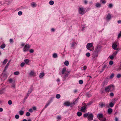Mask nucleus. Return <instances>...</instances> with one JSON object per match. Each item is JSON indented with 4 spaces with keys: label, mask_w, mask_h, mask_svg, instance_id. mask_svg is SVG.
Here are the masks:
<instances>
[{
    "label": "nucleus",
    "mask_w": 121,
    "mask_h": 121,
    "mask_svg": "<svg viewBox=\"0 0 121 121\" xmlns=\"http://www.w3.org/2000/svg\"><path fill=\"white\" fill-rule=\"evenodd\" d=\"M85 9L82 7H79L78 9L79 13L81 15H83L85 13Z\"/></svg>",
    "instance_id": "5"
},
{
    "label": "nucleus",
    "mask_w": 121,
    "mask_h": 121,
    "mask_svg": "<svg viewBox=\"0 0 121 121\" xmlns=\"http://www.w3.org/2000/svg\"><path fill=\"white\" fill-rule=\"evenodd\" d=\"M19 114L21 115H23V111L20 110L19 111Z\"/></svg>",
    "instance_id": "48"
},
{
    "label": "nucleus",
    "mask_w": 121,
    "mask_h": 121,
    "mask_svg": "<svg viewBox=\"0 0 121 121\" xmlns=\"http://www.w3.org/2000/svg\"><path fill=\"white\" fill-rule=\"evenodd\" d=\"M94 116L92 113H86L83 115V117H87L89 121L93 120Z\"/></svg>",
    "instance_id": "2"
},
{
    "label": "nucleus",
    "mask_w": 121,
    "mask_h": 121,
    "mask_svg": "<svg viewBox=\"0 0 121 121\" xmlns=\"http://www.w3.org/2000/svg\"><path fill=\"white\" fill-rule=\"evenodd\" d=\"M8 103L10 105L11 104H12V102L11 100H9L8 101Z\"/></svg>",
    "instance_id": "41"
},
{
    "label": "nucleus",
    "mask_w": 121,
    "mask_h": 121,
    "mask_svg": "<svg viewBox=\"0 0 121 121\" xmlns=\"http://www.w3.org/2000/svg\"><path fill=\"white\" fill-rule=\"evenodd\" d=\"M15 117L16 119H18L19 118V116L18 115H16L15 116Z\"/></svg>",
    "instance_id": "47"
},
{
    "label": "nucleus",
    "mask_w": 121,
    "mask_h": 121,
    "mask_svg": "<svg viewBox=\"0 0 121 121\" xmlns=\"http://www.w3.org/2000/svg\"><path fill=\"white\" fill-rule=\"evenodd\" d=\"M100 2L102 4H105L106 3V0H100Z\"/></svg>",
    "instance_id": "22"
},
{
    "label": "nucleus",
    "mask_w": 121,
    "mask_h": 121,
    "mask_svg": "<svg viewBox=\"0 0 121 121\" xmlns=\"http://www.w3.org/2000/svg\"><path fill=\"white\" fill-rule=\"evenodd\" d=\"M99 105L101 108H103L105 106V103H101L99 104Z\"/></svg>",
    "instance_id": "20"
},
{
    "label": "nucleus",
    "mask_w": 121,
    "mask_h": 121,
    "mask_svg": "<svg viewBox=\"0 0 121 121\" xmlns=\"http://www.w3.org/2000/svg\"><path fill=\"white\" fill-rule=\"evenodd\" d=\"M31 6L32 7H35L37 6L35 2H32L31 3Z\"/></svg>",
    "instance_id": "19"
},
{
    "label": "nucleus",
    "mask_w": 121,
    "mask_h": 121,
    "mask_svg": "<svg viewBox=\"0 0 121 121\" xmlns=\"http://www.w3.org/2000/svg\"><path fill=\"white\" fill-rule=\"evenodd\" d=\"M29 75L31 77H34L36 75V74L34 71H31L29 73Z\"/></svg>",
    "instance_id": "8"
},
{
    "label": "nucleus",
    "mask_w": 121,
    "mask_h": 121,
    "mask_svg": "<svg viewBox=\"0 0 121 121\" xmlns=\"http://www.w3.org/2000/svg\"><path fill=\"white\" fill-rule=\"evenodd\" d=\"M75 44H76V43H74V42L72 44V47H73L75 45Z\"/></svg>",
    "instance_id": "54"
},
{
    "label": "nucleus",
    "mask_w": 121,
    "mask_h": 121,
    "mask_svg": "<svg viewBox=\"0 0 121 121\" xmlns=\"http://www.w3.org/2000/svg\"><path fill=\"white\" fill-rule=\"evenodd\" d=\"M53 58H56L57 57V55L56 53H54L53 54Z\"/></svg>",
    "instance_id": "32"
},
{
    "label": "nucleus",
    "mask_w": 121,
    "mask_h": 121,
    "mask_svg": "<svg viewBox=\"0 0 121 121\" xmlns=\"http://www.w3.org/2000/svg\"><path fill=\"white\" fill-rule=\"evenodd\" d=\"M66 71V69L65 68H63L62 70V73L61 74L60 73V74L61 75H64V74L65 73H68Z\"/></svg>",
    "instance_id": "9"
},
{
    "label": "nucleus",
    "mask_w": 121,
    "mask_h": 121,
    "mask_svg": "<svg viewBox=\"0 0 121 121\" xmlns=\"http://www.w3.org/2000/svg\"><path fill=\"white\" fill-rule=\"evenodd\" d=\"M30 48V46L29 44H26L25 45L23 49L24 51L26 52L28 51Z\"/></svg>",
    "instance_id": "7"
},
{
    "label": "nucleus",
    "mask_w": 121,
    "mask_h": 121,
    "mask_svg": "<svg viewBox=\"0 0 121 121\" xmlns=\"http://www.w3.org/2000/svg\"><path fill=\"white\" fill-rule=\"evenodd\" d=\"M95 6L96 7L99 8L101 7V5L99 3H97L96 4Z\"/></svg>",
    "instance_id": "15"
},
{
    "label": "nucleus",
    "mask_w": 121,
    "mask_h": 121,
    "mask_svg": "<svg viewBox=\"0 0 121 121\" xmlns=\"http://www.w3.org/2000/svg\"><path fill=\"white\" fill-rule=\"evenodd\" d=\"M91 103H88L86 105V106H89V105H91Z\"/></svg>",
    "instance_id": "61"
},
{
    "label": "nucleus",
    "mask_w": 121,
    "mask_h": 121,
    "mask_svg": "<svg viewBox=\"0 0 121 121\" xmlns=\"http://www.w3.org/2000/svg\"><path fill=\"white\" fill-rule=\"evenodd\" d=\"M107 66V65H105L102 68V70L103 71L104 69Z\"/></svg>",
    "instance_id": "35"
},
{
    "label": "nucleus",
    "mask_w": 121,
    "mask_h": 121,
    "mask_svg": "<svg viewBox=\"0 0 121 121\" xmlns=\"http://www.w3.org/2000/svg\"><path fill=\"white\" fill-rule=\"evenodd\" d=\"M97 117L101 121H105L106 118L104 117L102 113H99L97 115Z\"/></svg>",
    "instance_id": "4"
},
{
    "label": "nucleus",
    "mask_w": 121,
    "mask_h": 121,
    "mask_svg": "<svg viewBox=\"0 0 121 121\" xmlns=\"http://www.w3.org/2000/svg\"><path fill=\"white\" fill-rule=\"evenodd\" d=\"M3 110V109L2 108H0V112H2Z\"/></svg>",
    "instance_id": "62"
},
{
    "label": "nucleus",
    "mask_w": 121,
    "mask_h": 121,
    "mask_svg": "<svg viewBox=\"0 0 121 121\" xmlns=\"http://www.w3.org/2000/svg\"><path fill=\"white\" fill-rule=\"evenodd\" d=\"M114 56L112 55L111 56H110L109 57L110 58V59L111 60H112L114 58Z\"/></svg>",
    "instance_id": "37"
},
{
    "label": "nucleus",
    "mask_w": 121,
    "mask_h": 121,
    "mask_svg": "<svg viewBox=\"0 0 121 121\" xmlns=\"http://www.w3.org/2000/svg\"><path fill=\"white\" fill-rule=\"evenodd\" d=\"M64 104L67 106H69L70 105V102L68 101L65 102L64 103Z\"/></svg>",
    "instance_id": "18"
},
{
    "label": "nucleus",
    "mask_w": 121,
    "mask_h": 121,
    "mask_svg": "<svg viewBox=\"0 0 121 121\" xmlns=\"http://www.w3.org/2000/svg\"><path fill=\"white\" fill-rule=\"evenodd\" d=\"M13 80L11 78H10L9 79V82L11 83L12 82Z\"/></svg>",
    "instance_id": "53"
},
{
    "label": "nucleus",
    "mask_w": 121,
    "mask_h": 121,
    "mask_svg": "<svg viewBox=\"0 0 121 121\" xmlns=\"http://www.w3.org/2000/svg\"><path fill=\"white\" fill-rule=\"evenodd\" d=\"M54 3V2L52 0H51L49 2V4L50 5H53Z\"/></svg>",
    "instance_id": "30"
},
{
    "label": "nucleus",
    "mask_w": 121,
    "mask_h": 121,
    "mask_svg": "<svg viewBox=\"0 0 121 121\" xmlns=\"http://www.w3.org/2000/svg\"><path fill=\"white\" fill-rule=\"evenodd\" d=\"M36 108L35 107H33V109L34 110H35L36 109Z\"/></svg>",
    "instance_id": "63"
},
{
    "label": "nucleus",
    "mask_w": 121,
    "mask_h": 121,
    "mask_svg": "<svg viewBox=\"0 0 121 121\" xmlns=\"http://www.w3.org/2000/svg\"><path fill=\"white\" fill-rule=\"evenodd\" d=\"M22 11H20L18 12V14L19 15H21L22 14Z\"/></svg>",
    "instance_id": "51"
},
{
    "label": "nucleus",
    "mask_w": 121,
    "mask_h": 121,
    "mask_svg": "<svg viewBox=\"0 0 121 121\" xmlns=\"http://www.w3.org/2000/svg\"><path fill=\"white\" fill-rule=\"evenodd\" d=\"M109 95H110V96L113 97L114 96V94L113 93L111 92L110 93Z\"/></svg>",
    "instance_id": "43"
},
{
    "label": "nucleus",
    "mask_w": 121,
    "mask_h": 121,
    "mask_svg": "<svg viewBox=\"0 0 121 121\" xmlns=\"http://www.w3.org/2000/svg\"><path fill=\"white\" fill-rule=\"evenodd\" d=\"M7 59H5L3 62V64L4 65L5 64L6 62H7Z\"/></svg>",
    "instance_id": "29"
},
{
    "label": "nucleus",
    "mask_w": 121,
    "mask_h": 121,
    "mask_svg": "<svg viewBox=\"0 0 121 121\" xmlns=\"http://www.w3.org/2000/svg\"><path fill=\"white\" fill-rule=\"evenodd\" d=\"M29 94H27L26 96L25 97L24 100V102H25L27 98V97L29 96Z\"/></svg>",
    "instance_id": "31"
},
{
    "label": "nucleus",
    "mask_w": 121,
    "mask_h": 121,
    "mask_svg": "<svg viewBox=\"0 0 121 121\" xmlns=\"http://www.w3.org/2000/svg\"><path fill=\"white\" fill-rule=\"evenodd\" d=\"M44 75V73H41L39 75V77L40 78H41L43 77Z\"/></svg>",
    "instance_id": "23"
},
{
    "label": "nucleus",
    "mask_w": 121,
    "mask_h": 121,
    "mask_svg": "<svg viewBox=\"0 0 121 121\" xmlns=\"http://www.w3.org/2000/svg\"><path fill=\"white\" fill-rule=\"evenodd\" d=\"M79 83L80 84H82L83 83V81L82 80H80L79 81Z\"/></svg>",
    "instance_id": "46"
},
{
    "label": "nucleus",
    "mask_w": 121,
    "mask_h": 121,
    "mask_svg": "<svg viewBox=\"0 0 121 121\" xmlns=\"http://www.w3.org/2000/svg\"><path fill=\"white\" fill-rule=\"evenodd\" d=\"M29 52L30 53H33L34 52V50L33 49H30L29 51Z\"/></svg>",
    "instance_id": "55"
},
{
    "label": "nucleus",
    "mask_w": 121,
    "mask_h": 121,
    "mask_svg": "<svg viewBox=\"0 0 121 121\" xmlns=\"http://www.w3.org/2000/svg\"><path fill=\"white\" fill-rule=\"evenodd\" d=\"M101 47L100 45H97L95 49V50L96 52H98L101 49Z\"/></svg>",
    "instance_id": "11"
},
{
    "label": "nucleus",
    "mask_w": 121,
    "mask_h": 121,
    "mask_svg": "<svg viewBox=\"0 0 121 121\" xmlns=\"http://www.w3.org/2000/svg\"><path fill=\"white\" fill-rule=\"evenodd\" d=\"M25 63H23V66H24L25 63L27 64L29 62V60L28 59H26L24 60Z\"/></svg>",
    "instance_id": "17"
},
{
    "label": "nucleus",
    "mask_w": 121,
    "mask_h": 121,
    "mask_svg": "<svg viewBox=\"0 0 121 121\" xmlns=\"http://www.w3.org/2000/svg\"><path fill=\"white\" fill-rule=\"evenodd\" d=\"M78 101V100L77 99H76L75 101L73 102V103L74 104H75L77 103Z\"/></svg>",
    "instance_id": "59"
},
{
    "label": "nucleus",
    "mask_w": 121,
    "mask_h": 121,
    "mask_svg": "<svg viewBox=\"0 0 121 121\" xmlns=\"http://www.w3.org/2000/svg\"><path fill=\"white\" fill-rule=\"evenodd\" d=\"M119 43L117 41H115L112 44V48L116 50H119L118 47L119 46Z\"/></svg>",
    "instance_id": "3"
},
{
    "label": "nucleus",
    "mask_w": 121,
    "mask_h": 121,
    "mask_svg": "<svg viewBox=\"0 0 121 121\" xmlns=\"http://www.w3.org/2000/svg\"><path fill=\"white\" fill-rule=\"evenodd\" d=\"M69 73V72L67 73H65L63 75H61L63 77V81L65 80L66 78L68 76Z\"/></svg>",
    "instance_id": "10"
},
{
    "label": "nucleus",
    "mask_w": 121,
    "mask_h": 121,
    "mask_svg": "<svg viewBox=\"0 0 121 121\" xmlns=\"http://www.w3.org/2000/svg\"><path fill=\"white\" fill-rule=\"evenodd\" d=\"M15 84H14V83H13V84L12 85V87L13 88H15Z\"/></svg>",
    "instance_id": "60"
},
{
    "label": "nucleus",
    "mask_w": 121,
    "mask_h": 121,
    "mask_svg": "<svg viewBox=\"0 0 121 121\" xmlns=\"http://www.w3.org/2000/svg\"><path fill=\"white\" fill-rule=\"evenodd\" d=\"M121 77V75L120 74H118L117 75V78H119Z\"/></svg>",
    "instance_id": "40"
},
{
    "label": "nucleus",
    "mask_w": 121,
    "mask_h": 121,
    "mask_svg": "<svg viewBox=\"0 0 121 121\" xmlns=\"http://www.w3.org/2000/svg\"><path fill=\"white\" fill-rule=\"evenodd\" d=\"M121 37V31L120 33L119 34L118 37V38H119Z\"/></svg>",
    "instance_id": "50"
},
{
    "label": "nucleus",
    "mask_w": 121,
    "mask_h": 121,
    "mask_svg": "<svg viewBox=\"0 0 121 121\" xmlns=\"http://www.w3.org/2000/svg\"><path fill=\"white\" fill-rule=\"evenodd\" d=\"M11 61V60H9L8 62L7 63V65H6V66L5 67V69L4 70V71H5V70H6L8 68V67L9 65V64L10 63V62Z\"/></svg>",
    "instance_id": "14"
},
{
    "label": "nucleus",
    "mask_w": 121,
    "mask_h": 121,
    "mask_svg": "<svg viewBox=\"0 0 121 121\" xmlns=\"http://www.w3.org/2000/svg\"><path fill=\"white\" fill-rule=\"evenodd\" d=\"M114 75L113 73H112L110 76L109 78L111 79L114 76Z\"/></svg>",
    "instance_id": "28"
},
{
    "label": "nucleus",
    "mask_w": 121,
    "mask_h": 121,
    "mask_svg": "<svg viewBox=\"0 0 121 121\" xmlns=\"http://www.w3.org/2000/svg\"><path fill=\"white\" fill-rule=\"evenodd\" d=\"M86 105H85L84 106L81 107V111L82 112H85L86 111Z\"/></svg>",
    "instance_id": "12"
},
{
    "label": "nucleus",
    "mask_w": 121,
    "mask_h": 121,
    "mask_svg": "<svg viewBox=\"0 0 121 121\" xmlns=\"http://www.w3.org/2000/svg\"><path fill=\"white\" fill-rule=\"evenodd\" d=\"M117 22L118 23H121V21L119 20Z\"/></svg>",
    "instance_id": "64"
},
{
    "label": "nucleus",
    "mask_w": 121,
    "mask_h": 121,
    "mask_svg": "<svg viewBox=\"0 0 121 121\" xmlns=\"http://www.w3.org/2000/svg\"><path fill=\"white\" fill-rule=\"evenodd\" d=\"M60 97V95L59 94H57L56 95V97L57 99H59Z\"/></svg>",
    "instance_id": "33"
},
{
    "label": "nucleus",
    "mask_w": 121,
    "mask_h": 121,
    "mask_svg": "<svg viewBox=\"0 0 121 121\" xmlns=\"http://www.w3.org/2000/svg\"><path fill=\"white\" fill-rule=\"evenodd\" d=\"M112 109L110 108H109L108 110V113L109 114H110L112 112Z\"/></svg>",
    "instance_id": "21"
},
{
    "label": "nucleus",
    "mask_w": 121,
    "mask_h": 121,
    "mask_svg": "<svg viewBox=\"0 0 121 121\" xmlns=\"http://www.w3.org/2000/svg\"><path fill=\"white\" fill-rule=\"evenodd\" d=\"M117 52L116 51L113 53L112 55L115 57L117 55Z\"/></svg>",
    "instance_id": "34"
},
{
    "label": "nucleus",
    "mask_w": 121,
    "mask_h": 121,
    "mask_svg": "<svg viewBox=\"0 0 121 121\" xmlns=\"http://www.w3.org/2000/svg\"><path fill=\"white\" fill-rule=\"evenodd\" d=\"M30 113L29 112H27L26 114V115L27 116H30Z\"/></svg>",
    "instance_id": "45"
},
{
    "label": "nucleus",
    "mask_w": 121,
    "mask_h": 121,
    "mask_svg": "<svg viewBox=\"0 0 121 121\" xmlns=\"http://www.w3.org/2000/svg\"><path fill=\"white\" fill-rule=\"evenodd\" d=\"M29 111L31 112H33V110L32 108L30 109L29 110Z\"/></svg>",
    "instance_id": "58"
},
{
    "label": "nucleus",
    "mask_w": 121,
    "mask_h": 121,
    "mask_svg": "<svg viewBox=\"0 0 121 121\" xmlns=\"http://www.w3.org/2000/svg\"><path fill=\"white\" fill-rule=\"evenodd\" d=\"M9 42L11 43H13V39H10L9 40Z\"/></svg>",
    "instance_id": "57"
},
{
    "label": "nucleus",
    "mask_w": 121,
    "mask_h": 121,
    "mask_svg": "<svg viewBox=\"0 0 121 121\" xmlns=\"http://www.w3.org/2000/svg\"><path fill=\"white\" fill-rule=\"evenodd\" d=\"M111 15L109 13L107 16L106 17V19L107 21H109L111 19Z\"/></svg>",
    "instance_id": "13"
},
{
    "label": "nucleus",
    "mask_w": 121,
    "mask_h": 121,
    "mask_svg": "<svg viewBox=\"0 0 121 121\" xmlns=\"http://www.w3.org/2000/svg\"><path fill=\"white\" fill-rule=\"evenodd\" d=\"M77 114L78 116L80 117L82 115V113L80 112H78L77 113Z\"/></svg>",
    "instance_id": "25"
},
{
    "label": "nucleus",
    "mask_w": 121,
    "mask_h": 121,
    "mask_svg": "<svg viewBox=\"0 0 121 121\" xmlns=\"http://www.w3.org/2000/svg\"><path fill=\"white\" fill-rule=\"evenodd\" d=\"M112 6H113V5L112 4H109V5L108 7L109 8H111L112 7Z\"/></svg>",
    "instance_id": "56"
},
{
    "label": "nucleus",
    "mask_w": 121,
    "mask_h": 121,
    "mask_svg": "<svg viewBox=\"0 0 121 121\" xmlns=\"http://www.w3.org/2000/svg\"><path fill=\"white\" fill-rule=\"evenodd\" d=\"M93 46V43H89L87 44L86 48L88 50L91 51H93L94 50V48L93 47L91 49L90 48L92 47Z\"/></svg>",
    "instance_id": "6"
},
{
    "label": "nucleus",
    "mask_w": 121,
    "mask_h": 121,
    "mask_svg": "<svg viewBox=\"0 0 121 121\" xmlns=\"http://www.w3.org/2000/svg\"><path fill=\"white\" fill-rule=\"evenodd\" d=\"M64 64L65 65L68 66L69 65V63L68 61L66 60L64 62Z\"/></svg>",
    "instance_id": "26"
},
{
    "label": "nucleus",
    "mask_w": 121,
    "mask_h": 121,
    "mask_svg": "<svg viewBox=\"0 0 121 121\" xmlns=\"http://www.w3.org/2000/svg\"><path fill=\"white\" fill-rule=\"evenodd\" d=\"M86 56H87V57H89L90 56V53L89 52H88L87 53H86Z\"/></svg>",
    "instance_id": "42"
},
{
    "label": "nucleus",
    "mask_w": 121,
    "mask_h": 121,
    "mask_svg": "<svg viewBox=\"0 0 121 121\" xmlns=\"http://www.w3.org/2000/svg\"><path fill=\"white\" fill-rule=\"evenodd\" d=\"M83 3L85 4H86L88 2L87 0H84L83 1Z\"/></svg>",
    "instance_id": "44"
},
{
    "label": "nucleus",
    "mask_w": 121,
    "mask_h": 121,
    "mask_svg": "<svg viewBox=\"0 0 121 121\" xmlns=\"http://www.w3.org/2000/svg\"><path fill=\"white\" fill-rule=\"evenodd\" d=\"M32 91V89H30V90L29 91H28V92L27 93V94H29H29L31 93V92Z\"/></svg>",
    "instance_id": "49"
},
{
    "label": "nucleus",
    "mask_w": 121,
    "mask_h": 121,
    "mask_svg": "<svg viewBox=\"0 0 121 121\" xmlns=\"http://www.w3.org/2000/svg\"><path fill=\"white\" fill-rule=\"evenodd\" d=\"M109 105L110 107H112L114 106V104L112 103H111L109 104Z\"/></svg>",
    "instance_id": "38"
},
{
    "label": "nucleus",
    "mask_w": 121,
    "mask_h": 121,
    "mask_svg": "<svg viewBox=\"0 0 121 121\" xmlns=\"http://www.w3.org/2000/svg\"><path fill=\"white\" fill-rule=\"evenodd\" d=\"M87 68V67L86 66H84L83 67H81V69L82 70H85Z\"/></svg>",
    "instance_id": "27"
},
{
    "label": "nucleus",
    "mask_w": 121,
    "mask_h": 121,
    "mask_svg": "<svg viewBox=\"0 0 121 121\" xmlns=\"http://www.w3.org/2000/svg\"><path fill=\"white\" fill-rule=\"evenodd\" d=\"M19 72L18 71H16L14 72V74L15 75H16L19 74Z\"/></svg>",
    "instance_id": "36"
},
{
    "label": "nucleus",
    "mask_w": 121,
    "mask_h": 121,
    "mask_svg": "<svg viewBox=\"0 0 121 121\" xmlns=\"http://www.w3.org/2000/svg\"><path fill=\"white\" fill-rule=\"evenodd\" d=\"M61 118V117L60 116H58L57 117V119L58 120H60Z\"/></svg>",
    "instance_id": "39"
},
{
    "label": "nucleus",
    "mask_w": 121,
    "mask_h": 121,
    "mask_svg": "<svg viewBox=\"0 0 121 121\" xmlns=\"http://www.w3.org/2000/svg\"><path fill=\"white\" fill-rule=\"evenodd\" d=\"M115 90V86L112 85H110L105 87V91L106 92L113 91Z\"/></svg>",
    "instance_id": "1"
},
{
    "label": "nucleus",
    "mask_w": 121,
    "mask_h": 121,
    "mask_svg": "<svg viewBox=\"0 0 121 121\" xmlns=\"http://www.w3.org/2000/svg\"><path fill=\"white\" fill-rule=\"evenodd\" d=\"M6 45L4 43L1 45L0 48L2 49H3L5 48Z\"/></svg>",
    "instance_id": "24"
},
{
    "label": "nucleus",
    "mask_w": 121,
    "mask_h": 121,
    "mask_svg": "<svg viewBox=\"0 0 121 121\" xmlns=\"http://www.w3.org/2000/svg\"><path fill=\"white\" fill-rule=\"evenodd\" d=\"M109 64L110 65H111L113 64V62L111 60L109 62Z\"/></svg>",
    "instance_id": "52"
},
{
    "label": "nucleus",
    "mask_w": 121,
    "mask_h": 121,
    "mask_svg": "<svg viewBox=\"0 0 121 121\" xmlns=\"http://www.w3.org/2000/svg\"><path fill=\"white\" fill-rule=\"evenodd\" d=\"M52 102V100H50L48 101L45 106V108H46Z\"/></svg>",
    "instance_id": "16"
}]
</instances>
